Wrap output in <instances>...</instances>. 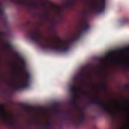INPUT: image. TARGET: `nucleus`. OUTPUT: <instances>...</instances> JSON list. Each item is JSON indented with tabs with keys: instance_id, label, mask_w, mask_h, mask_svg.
Wrapping results in <instances>:
<instances>
[{
	"instance_id": "obj_27",
	"label": "nucleus",
	"mask_w": 129,
	"mask_h": 129,
	"mask_svg": "<svg viewBox=\"0 0 129 129\" xmlns=\"http://www.w3.org/2000/svg\"><path fill=\"white\" fill-rule=\"evenodd\" d=\"M124 129H129V124L128 123L124 127Z\"/></svg>"
},
{
	"instance_id": "obj_11",
	"label": "nucleus",
	"mask_w": 129,
	"mask_h": 129,
	"mask_svg": "<svg viewBox=\"0 0 129 129\" xmlns=\"http://www.w3.org/2000/svg\"><path fill=\"white\" fill-rule=\"evenodd\" d=\"M42 7L43 8L45 13L44 14L41 15V17L43 18V19H44L45 20H49L50 19V14L48 12H47V9H46V5L45 3H43L42 4Z\"/></svg>"
},
{
	"instance_id": "obj_14",
	"label": "nucleus",
	"mask_w": 129,
	"mask_h": 129,
	"mask_svg": "<svg viewBox=\"0 0 129 129\" xmlns=\"http://www.w3.org/2000/svg\"><path fill=\"white\" fill-rule=\"evenodd\" d=\"M16 56H17V57H18V60L19 61H21V62L22 64V71H25L26 70V63L25 62V60H24V59L20 58V57H19V55L17 54H16Z\"/></svg>"
},
{
	"instance_id": "obj_1",
	"label": "nucleus",
	"mask_w": 129,
	"mask_h": 129,
	"mask_svg": "<svg viewBox=\"0 0 129 129\" xmlns=\"http://www.w3.org/2000/svg\"><path fill=\"white\" fill-rule=\"evenodd\" d=\"M30 40L38 44L44 50H51L56 52H67L69 50V42L63 40H59L56 46L51 44L46 45L42 41L40 32L37 30H29L26 32Z\"/></svg>"
},
{
	"instance_id": "obj_30",
	"label": "nucleus",
	"mask_w": 129,
	"mask_h": 129,
	"mask_svg": "<svg viewBox=\"0 0 129 129\" xmlns=\"http://www.w3.org/2000/svg\"><path fill=\"white\" fill-rule=\"evenodd\" d=\"M101 61H104V58H101Z\"/></svg>"
},
{
	"instance_id": "obj_17",
	"label": "nucleus",
	"mask_w": 129,
	"mask_h": 129,
	"mask_svg": "<svg viewBox=\"0 0 129 129\" xmlns=\"http://www.w3.org/2000/svg\"><path fill=\"white\" fill-rule=\"evenodd\" d=\"M6 46L7 48H8L9 49H12V44H11V43H7Z\"/></svg>"
},
{
	"instance_id": "obj_25",
	"label": "nucleus",
	"mask_w": 129,
	"mask_h": 129,
	"mask_svg": "<svg viewBox=\"0 0 129 129\" xmlns=\"http://www.w3.org/2000/svg\"><path fill=\"white\" fill-rule=\"evenodd\" d=\"M12 71H13V72H16V71H17V68L13 67L12 68Z\"/></svg>"
},
{
	"instance_id": "obj_6",
	"label": "nucleus",
	"mask_w": 129,
	"mask_h": 129,
	"mask_svg": "<svg viewBox=\"0 0 129 129\" xmlns=\"http://www.w3.org/2000/svg\"><path fill=\"white\" fill-rule=\"evenodd\" d=\"M93 10L96 14L103 13L105 10V0H101L100 2H96L92 4Z\"/></svg>"
},
{
	"instance_id": "obj_19",
	"label": "nucleus",
	"mask_w": 129,
	"mask_h": 129,
	"mask_svg": "<svg viewBox=\"0 0 129 129\" xmlns=\"http://www.w3.org/2000/svg\"><path fill=\"white\" fill-rule=\"evenodd\" d=\"M65 113L67 114V115H71L72 112L71 111H67Z\"/></svg>"
},
{
	"instance_id": "obj_5",
	"label": "nucleus",
	"mask_w": 129,
	"mask_h": 129,
	"mask_svg": "<svg viewBox=\"0 0 129 129\" xmlns=\"http://www.w3.org/2000/svg\"><path fill=\"white\" fill-rule=\"evenodd\" d=\"M78 90L84 91V89L83 88L78 89L75 85L73 86L70 88V91L73 94V97L71 100V102L74 108H78L79 107V105L76 102V96L77 95V93H78Z\"/></svg>"
},
{
	"instance_id": "obj_22",
	"label": "nucleus",
	"mask_w": 129,
	"mask_h": 129,
	"mask_svg": "<svg viewBox=\"0 0 129 129\" xmlns=\"http://www.w3.org/2000/svg\"><path fill=\"white\" fill-rule=\"evenodd\" d=\"M109 61L110 62H117V59H108Z\"/></svg>"
},
{
	"instance_id": "obj_4",
	"label": "nucleus",
	"mask_w": 129,
	"mask_h": 129,
	"mask_svg": "<svg viewBox=\"0 0 129 129\" xmlns=\"http://www.w3.org/2000/svg\"><path fill=\"white\" fill-rule=\"evenodd\" d=\"M92 103L95 104V105H97V106H100V107H101L103 111H105V112H108L115 117L117 116V113L116 112L112 111L110 110V108H108V107H104V104H103V102L102 101H101V100H100L99 97H96L95 100H93L92 101Z\"/></svg>"
},
{
	"instance_id": "obj_15",
	"label": "nucleus",
	"mask_w": 129,
	"mask_h": 129,
	"mask_svg": "<svg viewBox=\"0 0 129 129\" xmlns=\"http://www.w3.org/2000/svg\"><path fill=\"white\" fill-rule=\"evenodd\" d=\"M46 127L48 129L53 128V123L51 121V120H49L47 123L45 124Z\"/></svg>"
},
{
	"instance_id": "obj_21",
	"label": "nucleus",
	"mask_w": 129,
	"mask_h": 129,
	"mask_svg": "<svg viewBox=\"0 0 129 129\" xmlns=\"http://www.w3.org/2000/svg\"><path fill=\"white\" fill-rule=\"evenodd\" d=\"M100 86L104 89V90H106V86H105V85L101 84Z\"/></svg>"
},
{
	"instance_id": "obj_32",
	"label": "nucleus",
	"mask_w": 129,
	"mask_h": 129,
	"mask_svg": "<svg viewBox=\"0 0 129 129\" xmlns=\"http://www.w3.org/2000/svg\"><path fill=\"white\" fill-rule=\"evenodd\" d=\"M35 120H32V122H34Z\"/></svg>"
},
{
	"instance_id": "obj_18",
	"label": "nucleus",
	"mask_w": 129,
	"mask_h": 129,
	"mask_svg": "<svg viewBox=\"0 0 129 129\" xmlns=\"http://www.w3.org/2000/svg\"><path fill=\"white\" fill-rule=\"evenodd\" d=\"M6 34V32L5 31H1L0 32V39L3 38L4 37V35Z\"/></svg>"
},
{
	"instance_id": "obj_10",
	"label": "nucleus",
	"mask_w": 129,
	"mask_h": 129,
	"mask_svg": "<svg viewBox=\"0 0 129 129\" xmlns=\"http://www.w3.org/2000/svg\"><path fill=\"white\" fill-rule=\"evenodd\" d=\"M4 107L5 105H4V104H0V113L4 119L6 121H8V116L7 115V112L5 111Z\"/></svg>"
},
{
	"instance_id": "obj_8",
	"label": "nucleus",
	"mask_w": 129,
	"mask_h": 129,
	"mask_svg": "<svg viewBox=\"0 0 129 129\" xmlns=\"http://www.w3.org/2000/svg\"><path fill=\"white\" fill-rule=\"evenodd\" d=\"M87 78V76L86 75V73H85L84 70H82L79 75L75 76L73 77V80L74 84H77L78 79L81 80V81H84V80Z\"/></svg>"
},
{
	"instance_id": "obj_13",
	"label": "nucleus",
	"mask_w": 129,
	"mask_h": 129,
	"mask_svg": "<svg viewBox=\"0 0 129 129\" xmlns=\"http://www.w3.org/2000/svg\"><path fill=\"white\" fill-rule=\"evenodd\" d=\"M119 65L123 68H129V60H128L127 61H119Z\"/></svg>"
},
{
	"instance_id": "obj_12",
	"label": "nucleus",
	"mask_w": 129,
	"mask_h": 129,
	"mask_svg": "<svg viewBox=\"0 0 129 129\" xmlns=\"http://www.w3.org/2000/svg\"><path fill=\"white\" fill-rule=\"evenodd\" d=\"M5 14V10H4V6L3 5V0H0V20L2 21L5 20L4 18V14Z\"/></svg>"
},
{
	"instance_id": "obj_31",
	"label": "nucleus",
	"mask_w": 129,
	"mask_h": 129,
	"mask_svg": "<svg viewBox=\"0 0 129 129\" xmlns=\"http://www.w3.org/2000/svg\"><path fill=\"white\" fill-rule=\"evenodd\" d=\"M119 110H119V108H117V111H119Z\"/></svg>"
},
{
	"instance_id": "obj_24",
	"label": "nucleus",
	"mask_w": 129,
	"mask_h": 129,
	"mask_svg": "<svg viewBox=\"0 0 129 129\" xmlns=\"http://www.w3.org/2000/svg\"><path fill=\"white\" fill-rule=\"evenodd\" d=\"M22 106L23 108H25V109H27V108H28V106H27V105H22Z\"/></svg>"
},
{
	"instance_id": "obj_29",
	"label": "nucleus",
	"mask_w": 129,
	"mask_h": 129,
	"mask_svg": "<svg viewBox=\"0 0 129 129\" xmlns=\"http://www.w3.org/2000/svg\"><path fill=\"white\" fill-rule=\"evenodd\" d=\"M56 111L57 112V113H60L61 111L58 109H56Z\"/></svg>"
},
{
	"instance_id": "obj_3",
	"label": "nucleus",
	"mask_w": 129,
	"mask_h": 129,
	"mask_svg": "<svg viewBox=\"0 0 129 129\" xmlns=\"http://www.w3.org/2000/svg\"><path fill=\"white\" fill-rule=\"evenodd\" d=\"M80 29L79 30V32L77 34H75L70 40L71 43H74L77 42L81 37V36L83 35L85 32H87L88 30L90 29V26L87 25V22L86 21H84L80 24Z\"/></svg>"
},
{
	"instance_id": "obj_26",
	"label": "nucleus",
	"mask_w": 129,
	"mask_h": 129,
	"mask_svg": "<svg viewBox=\"0 0 129 129\" xmlns=\"http://www.w3.org/2000/svg\"><path fill=\"white\" fill-rule=\"evenodd\" d=\"M129 22V20L127 19H125L124 21H122L123 24H126V23H128Z\"/></svg>"
},
{
	"instance_id": "obj_9",
	"label": "nucleus",
	"mask_w": 129,
	"mask_h": 129,
	"mask_svg": "<svg viewBox=\"0 0 129 129\" xmlns=\"http://www.w3.org/2000/svg\"><path fill=\"white\" fill-rule=\"evenodd\" d=\"M80 110H81L82 114L78 119L77 125H81V124H83L85 121V113L83 111V108H81Z\"/></svg>"
},
{
	"instance_id": "obj_28",
	"label": "nucleus",
	"mask_w": 129,
	"mask_h": 129,
	"mask_svg": "<svg viewBox=\"0 0 129 129\" xmlns=\"http://www.w3.org/2000/svg\"><path fill=\"white\" fill-rule=\"evenodd\" d=\"M109 55L110 56H111V55H113V51H110V52H109Z\"/></svg>"
},
{
	"instance_id": "obj_2",
	"label": "nucleus",
	"mask_w": 129,
	"mask_h": 129,
	"mask_svg": "<svg viewBox=\"0 0 129 129\" xmlns=\"http://www.w3.org/2000/svg\"><path fill=\"white\" fill-rule=\"evenodd\" d=\"M31 81V75L29 72H25V78L22 79L20 83L21 86H16V84L14 83H11V85L13 86L14 90H16V91H20L21 89H23V88H28L29 86H30V82Z\"/></svg>"
},
{
	"instance_id": "obj_23",
	"label": "nucleus",
	"mask_w": 129,
	"mask_h": 129,
	"mask_svg": "<svg viewBox=\"0 0 129 129\" xmlns=\"http://www.w3.org/2000/svg\"><path fill=\"white\" fill-rule=\"evenodd\" d=\"M31 125H32V122H30V123H29L27 124V128H31Z\"/></svg>"
},
{
	"instance_id": "obj_7",
	"label": "nucleus",
	"mask_w": 129,
	"mask_h": 129,
	"mask_svg": "<svg viewBox=\"0 0 129 129\" xmlns=\"http://www.w3.org/2000/svg\"><path fill=\"white\" fill-rule=\"evenodd\" d=\"M74 4V0H68L67 1L63 6H58L57 7V15L62 16L63 14V9H69L70 7H72Z\"/></svg>"
},
{
	"instance_id": "obj_20",
	"label": "nucleus",
	"mask_w": 129,
	"mask_h": 129,
	"mask_svg": "<svg viewBox=\"0 0 129 129\" xmlns=\"http://www.w3.org/2000/svg\"><path fill=\"white\" fill-rule=\"evenodd\" d=\"M100 72H103V71H104V67H103V66H101L100 67Z\"/></svg>"
},
{
	"instance_id": "obj_16",
	"label": "nucleus",
	"mask_w": 129,
	"mask_h": 129,
	"mask_svg": "<svg viewBox=\"0 0 129 129\" xmlns=\"http://www.w3.org/2000/svg\"><path fill=\"white\" fill-rule=\"evenodd\" d=\"M16 122H17V120L15 119H12L10 122H8V125L15 126L16 125Z\"/></svg>"
},
{
	"instance_id": "obj_33",
	"label": "nucleus",
	"mask_w": 129,
	"mask_h": 129,
	"mask_svg": "<svg viewBox=\"0 0 129 129\" xmlns=\"http://www.w3.org/2000/svg\"><path fill=\"white\" fill-rule=\"evenodd\" d=\"M66 118H67V117H64V119H66Z\"/></svg>"
}]
</instances>
